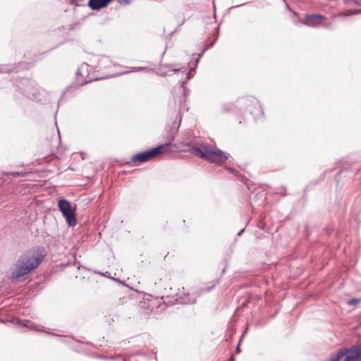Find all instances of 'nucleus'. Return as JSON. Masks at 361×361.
<instances>
[{"instance_id":"23","label":"nucleus","mask_w":361,"mask_h":361,"mask_svg":"<svg viewBox=\"0 0 361 361\" xmlns=\"http://www.w3.org/2000/svg\"><path fill=\"white\" fill-rule=\"evenodd\" d=\"M212 289V288H207L205 290L204 289H202L201 291H205V292H209L210 290Z\"/></svg>"},{"instance_id":"3","label":"nucleus","mask_w":361,"mask_h":361,"mask_svg":"<svg viewBox=\"0 0 361 361\" xmlns=\"http://www.w3.org/2000/svg\"><path fill=\"white\" fill-rule=\"evenodd\" d=\"M169 145L170 143L159 145L154 148L135 154L132 156L131 160L134 163H143L149 161L157 155L161 154L163 152V149L169 146Z\"/></svg>"},{"instance_id":"21","label":"nucleus","mask_w":361,"mask_h":361,"mask_svg":"<svg viewBox=\"0 0 361 361\" xmlns=\"http://www.w3.org/2000/svg\"><path fill=\"white\" fill-rule=\"evenodd\" d=\"M6 71V68L0 65V73H4Z\"/></svg>"},{"instance_id":"24","label":"nucleus","mask_w":361,"mask_h":361,"mask_svg":"<svg viewBox=\"0 0 361 361\" xmlns=\"http://www.w3.org/2000/svg\"><path fill=\"white\" fill-rule=\"evenodd\" d=\"M243 231H244V229L240 230V231L238 232V236H239V235H240L243 233Z\"/></svg>"},{"instance_id":"28","label":"nucleus","mask_w":361,"mask_h":361,"mask_svg":"<svg viewBox=\"0 0 361 361\" xmlns=\"http://www.w3.org/2000/svg\"><path fill=\"white\" fill-rule=\"evenodd\" d=\"M118 1H121V0H118Z\"/></svg>"},{"instance_id":"26","label":"nucleus","mask_w":361,"mask_h":361,"mask_svg":"<svg viewBox=\"0 0 361 361\" xmlns=\"http://www.w3.org/2000/svg\"><path fill=\"white\" fill-rule=\"evenodd\" d=\"M161 75H167V73H166V72H165V73H161Z\"/></svg>"},{"instance_id":"17","label":"nucleus","mask_w":361,"mask_h":361,"mask_svg":"<svg viewBox=\"0 0 361 361\" xmlns=\"http://www.w3.org/2000/svg\"><path fill=\"white\" fill-rule=\"evenodd\" d=\"M344 2L348 6H361V0H345Z\"/></svg>"},{"instance_id":"22","label":"nucleus","mask_w":361,"mask_h":361,"mask_svg":"<svg viewBox=\"0 0 361 361\" xmlns=\"http://www.w3.org/2000/svg\"><path fill=\"white\" fill-rule=\"evenodd\" d=\"M202 53L199 54L198 58L196 60V64L198 63V61H199L200 59L202 57Z\"/></svg>"},{"instance_id":"12","label":"nucleus","mask_w":361,"mask_h":361,"mask_svg":"<svg viewBox=\"0 0 361 361\" xmlns=\"http://www.w3.org/2000/svg\"><path fill=\"white\" fill-rule=\"evenodd\" d=\"M112 0H89L88 6L92 10H99L106 6Z\"/></svg>"},{"instance_id":"27","label":"nucleus","mask_w":361,"mask_h":361,"mask_svg":"<svg viewBox=\"0 0 361 361\" xmlns=\"http://www.w3.org/2000/svg\"><path fill=\"white\" fill-rule=\"evenodd\" d=\"M228 170H229L231 172H232V173L233 172V171L232 169H229Z\"/></svg>"},{"instance_id":"1","label":"nucleus","mask_w":361,"mask_h":361,"mask_svg":"<svg viewBox=\"0 0 361 361\" xmlns=\"http://www.w3.org/2000/svg\"><path fill=\"white\" fill-rule=\"evenodd\" d=\"M47 252L42 247H37L26 251L17 260L11 271V278L18 280L37 268L44 260Z\"/></svg>"},{"instance_id":"6","label":"nucleus","mask_w":361,"mask_h":361,"mask_svg":"<svg viewBox=\"0 0 361 361\" xmlns=\"http://www.w3.org/2000/svg\"><path fill=\"white\" fill-rule=\"evenodd\" d=\"M91 68L87 63H82L76 72V81L79 85H83L93 80H97V78H91L89 77Z\"/></svg>"},{"instance_id":"18","label":"nucleus","mask_w":361,"mask_h":361,"mask_svg":"<svg viewBox=\"0 0 361 361\" xmlns=\"http://www.w3.org/2000/svg\"><path fill=\"white\" fill-rule=\"evenodd\" d=\"M8 173V176H16V177H23L25 176V173L24 172H18V171H13V172H10V173Z\"/></svg>"},{"instance_id":"5","label":"nucleus","mask_w":361,"mask_h":361,"mask_svg":"<svg viewBox=\"0 0 361 361\" xmlns=\"http://www.w3.org/2000/svg\"><path fill=\"white\" fill-rule=\"evenodd\" d=\"M175 66H176L173 64H165L163 65L162 67L163 68H168L169 71H172L174 73H180L185 76V80H180V87L183 89L184 96L185 97L189 94L190 90L185 88V84L191 78L192 75H190V72H188V70L186 67L176 68Z\"/></svg>"},{"instance_id":"20","label":"nucleus","mask_w":361,"mask_h":361,"mask_svg":"<svg viewBox=\"0 0 361 361\" xmlns=\"http://www.w3.org/2000/svg\"><path fill=\"white\" fill-rule=\"evenodd\" d=\"M249 100H250V102L251 103H253V104H256V105H259V102H258L257 101H256L255 99L251 98V99H250Z\"/></svg>"},{"instance_id":"10","label":"nucleus","mask_w":361,"mask_h":361,"mask_svg":"<svg viewBox=\"0 0 361 361\" xmlns=\"http://www.w3.org/2000/svg\"><path fill=\"white\" fill-rule=\"evenodd\" d=\"M180 122L181 116L180 115H178L176 120L173 121L171 126H169V128L167 132V138L169 141H172L174 140L175 136L176 135L178 131Z\"/></svg>"},{"instance_id":"4","label":"nucleus","mask_w":361,"mask_h":361,"mask_svg":"<svg viewBox=\"0 0 361 361\" xmlns=\"http://www.w3.org/2000/svg\"><path fill=\"white\" fill-rule=\"evenodd\" d=\"M58 204L59 208L65 217L68 224L70 226H75L77 222L75 210L72 207L71 203L66 199H60Z\"/></svg>"},{"instance_id":"15","label":"nucleus","mask_w":361,"mask_h":361,"mask_svg":"<svg viewBox=\"0 0 361 361\" xmlns=\"http://www.w3.org/2000/svg\"><path fill=\"white\" fill-rule=\"evenodd\" d=\"M8 180V173L5 171L0 172V186Z\"/></svg>"},{"instance_id":"16","label":"nucleus","mask_w":361,"mask_h":361,"mask_svg":"<svg viewBox=\"0 0 361 361\" xmlns=\"http://www.w3.org/2000/svg\"><path fill=\"white\" fill-rule=\"evenodd\" d=\"M361 13V9H357L355 11H349L348 12H343L339 14L340 16H348L352 15H357Z\"/></svg>"},{"instance_id":"25","label":"nucleus","mask_w":361,"mask_h":361,"mask_svg":"<svg viewBox=\"0 0 361 361\" xmlns=\"http://www.w3.org/2000/svg\"><path fill=\"white\" fill-rule=\"evenodd\" d=\"M239 345H240V343H238V346H237V348H236V350H237V351H240V347H239Z\"/></svg>"},{"instance_id":"9","label":"nucleus","mask_w":361,"mask_h":361,"mask_svg":"<svg viewBox=\"0 0 361 361\" xmlns=\"http://www.w3.org/2000/svg\"><path fill=\"white\" fill-rule=\"evenodd\" d=\"M348 355L343 361H355L357 359H361V342L348 348Z\"/></svg>"},{"instance_id":"8","label":"nucleus","mask_w":361,"mask_h":361,"mask_svg":"<svg viewBox=\"0 0 361 361\" xmlns=\"http://www.w3.org/2000/svg\"><path fill=\"white\" fill-rule=\"evenodd\" d=\"M305 21H299L298 23L305 25L309 27H317L326 18L321 14H307L305 15Z\"/></svg>"},{"instance_id":"11","label":"nucleus","mask_w":361,"mask_h":361,"mask_svg":"<svg viewBox=\"0 0 361 361\" xmlns=\"http://www.w3.org/2000/svg\"><path fill=\"white\" fill-rule=\"evenodd\" d=\"M348 355V348H341L334 353H331L326 361H340L345 359Z\"/></svg>"},{"instance_id":"7","label":"nucleus","mask_w":361,"mask_h":361,"mask_svg":"<svg viewBox=\"0 0 361 361\" xmlns=\"http://www.w3.org/2000/svg\"><path fill=\"white\" fill-rule=\"evenodd\" d=\"M176 296V301L180 304H193L196 301V296L187 292L184 288L178 289Z\"/></svg>"},{"instance_id":"13","label":"nucleus","mask_w":361,"mask_h":361,"mask_svg":"<svg viewBox=\"0 0 361 361\" xmlns=\"http://www.w3.org/2000/svg\"><path fill=\"white\" fill-rule=\"evenodd\" d=\"M23 326L31 330L53 334L52 333L47 331L44 326L35 325L33 322L30 321H26Z\"/></svg>"},{"instance_id":"2","label":"nucleus","mask_w":361,"mask_h":361,"mask_svg":"<svg viewBox=\"0 0 361 361\" xmlns=\"http://www.w3.org/2000/svg\"><path fill=\"white\" fill-rule=\"evenodd\" d=\"M190 152L202 159L219 165L224 164L229 157L228 154L216 147L204 145H193Z\"/></svg>"},{"instance_id":"19","label":"nucleus","mask_w":361,"mask_h":361,"mask_svg":"<svg viewBox=\"0 0 361 361\" xmlns=\"http://www.w3.org/2000/svg\"><path fill=\"white\" fill-rule=\"evenodd\" d=\"M360 302V300L359 298H352L350 299L348 303L349 305H357Z\"/></svg>"},{"instance_id":"14","label":"nucleus","mask_w":361,"mask_h":361,"mask_svg":"<svg viewBox=\"0 0 361 361\" xmlns=\"http://www.w3.org/2000/svg\"><path fill=\"white\" fill-rule=\"evenodd\" d=\"M149 71V68L147 67H129V68H128L127 71H125L122 73L127 74L129 73L139 72V71Z\"/></svg>"}]
</instances>
